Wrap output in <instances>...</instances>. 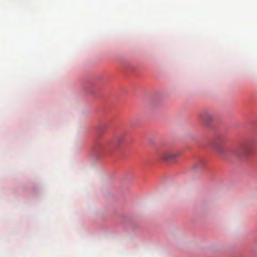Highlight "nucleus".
<instances>
[{
	"label": "nucleus",
	"mask_w": 257,
	"mask_h": 257,
	"mask_svg": "<svg viewBox=\"0 0 257 257\" xmlns=\"http://www.w3.org/2000/svg\"><path fill=\"white\" fill-rule=\"evenodd\" d=\"M255 147V143L253 141H249L244 143L241 148V153L243 155L248 156L251 154Z\"/></svg>",
	"instance_id": "obj_2"
},
{
	"label": "nucleus",
	"mask_w": 257,
	"mask_h": 257,
	"mask_svg": "<svg viewBox=\"0 0 257 257\" xmlns=\"http://www.w3.org/2000/svg\"><path fill=\"white\" fill-rule=\"evenodd\" d=\"M213 119L212 114L209 112H203L199 115V120L205 126H209Z\"/></svg>",
	"instance_id": "obj_3"
},
{
	"label": "nucleus",
	"mask_w": 257,
	"mask_h": 257,
	"mask_svg": "<svg viewBox=\"0 0 257 257\" xmlns=\"http://www.w3.org/2000/svg\"><path fill=\"white\" fill-rule=\"evenodd\" d=\"M215 148L216 150L220 154H223L224 153V150L221 147L219 146H215Z\"/></svg>",
	"instance_id": "obj_5"
},
{
	"label": "nucleus",
	"mask_w": 257,
	"mask_h": 257,
	"mask_svg": "<svg viewBox=\"0 0 257 257\" xmlns=\"http://www.w3.org/2000/svg\"><path fill=\"white\" fill-rule=\"evenodd\" d=\"M204 165V160L203 159H200L193 165V168L194 169L196 170V169L203 168Z\"/></svg>",
	"instance_id": "obj_4"
},
{
	"label": "nucleus",
	"mask_w": 257,
	"mask_h": 257,
	"mask_svg": "<svg viewBox=\"0 0 257 257\" xmlns=\"http://www.w3.org/2000/svg\"><path fill=\"white\" fill-rule=\"evenodd\" d=\"M120 141H121V140H117V141H116V142H115V143H116V145H118V144H119V143H120Z\"/></svg>",
	"instance_id": "obj_6"
},
{
	"label": "nucleus",
	"mask_w": 257,
	"mask_h": 257,
	"mask_svg": "<svg viewBox=\"0 0 257 257\" xmlns=\"http://www.w3.org/2000/svg\"><path fill=\"white\" fill-rule=\"evenodd\" d=\"M178 156L179 154L177 153L169 150L160 151L157 154L158 158L164 162L174 160Z\"/></svg>",
	"instance_id": "obj_1"
}]
</instances>
